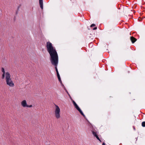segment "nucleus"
Here are the masks:
<instances>
[{"mask_svg": "<svg viewBox=\"0 0 145 145\" xmlns=\"http://www.w3.org/2000/svg\"><path fill=\"white\" fill-rule=\"evenodd\" d=\"M46 46L47 51L50 56V59L51 63L55 66L57 74L59 73L57 67L58 62V57L56 49L54 48L52 44L50 42H46Z\"/></svg>", "mask_w": 145, "mask_h": 145, "instance_id": "obj_1", "label": "nucleus"}, {"mask_svg": "<svg viewBox=\"0 0 145 145\" xmlns=\"http://www.w3.org/2000/svg\"><path fill=\"white\" fill-rule=\"evenodd\" d=\"M7 85L11 87H13L14 84L11 78V76L10 73H6V76L5 77Z\"/></svg>", "mask_w": 145, "mask_h": 145, "instance_id": "obj_2", "label": "nucleus"}, {"mask_svg": "<svg viewBox=\"0 0 145 145\" xmlns=\"http://www.w3.org/2000/svg\"><path fill=\"white\" fill-rule=\"evenodd\" d=\"M56 108L54 111L55 116L57 119H59L60 117V109L58 105H55Z\"/></svg>", "mask_w": 145, "mask_h": 145, "instance_id": "obj_3", "label": "nucleus"}, {"mask_svg": "<svg viewBox=\"0 0 145 145\" xmlns=\"http://www.w3.org/2000/svg\"><path fill=\"white\" fill-rule=\"evenodd\" d=\"M1 71L3 73L2 74V79H4L5 78V77L6 76V73H9L8 72H5V69L3 68H2Z\"/></svg>", "mask_w": 145, "mask_h": 145, "instance_id": "obj_4", "label": "nucleus"}, {"mask_svg": "<svg viewBox=\"0 0 145 145\" xmlns=\"http://www.w3.org/2000/svg\"><path fill=\"white\" fill-rule=\"evenodd\" d=\"M74 106L75 108L84 117L85 116V115L84 114V113L78 105H77L75 106Z\"/></svg>", "mask_w": 145, "mask_h": 145, "instance_id": "obj_5", "label": "nucleus"}, {"mask_svg": "<svg viewBox=\"0 0 145 145\" xmlns=\"http://www.w3.org/2000/svg\"><path fill=\"white\" fill-rule=\"evenodd\" d=\"M21 105L23 107H26L27 105L26 101L25 100L22 101L21 102Z\"/></svg>", "mask_w": 145, "mask_h": 145, "instance_id": "obj_6", "label": "nucleus"}, {"mask_svg": "<svg viewBox=\"0 0 145 145\" xmlns=\"http://www.w3.org/2000/svg\"><path fill=\"white\" fill-rule=\"evenodd\" d=\"M130 39L131 40L133 43H134L137 40V39L133 37H131Z\"/></svg>", "mask_w": 145, "mask_h": 145, "instance_id": "obj_7", "label": "nucleus"}, {"mask_svg": "<svg viewBox=\"0 0 145 145\" xmlns=\"http://www.w3.org/2000/svg\"><path fill=\"white\" fill-rule=\"evenodd\" d=\"M39 3L41 8L42 9L43 7V0H39Z\"/></svg>", "mask_w": 145, "mask_h": 145, "instance_id": "obj_8", "label": "nucleus"}, {"mask_svg": "<svg viewBox=\"0 0 145 145\" xmlns=\"http://www.w3.org/2000/svg\"><path fill=\"white\" fill-rule=\"evenodd\" d=\"M93 134L94 136H96L97 135L96 132L94 131H92Z\"/></svg>", "mask_w": 145, "mask_h": 145, "instance_id": "obj_9", "label": "nucleus"}, {"mask_svg": "<svg viewBox=\"0 0 145 145\" xmlns=\"http://www.w3.org/2000/svg\"><path fill=\"white\" fill-rule=\"evenodd\" d=\"M142 125L143 127H145V121H143L142 122Z\"/></svg>", "mask_w": 145, "mask_h": 145, "instance_id": "obj_10", "label": "nucleus"}, {"mask_svg": "<svg viewBox=\"0 0 145 145\" xmlns=\"http://www.w3.org/2000/svg\"><path fill=\"white\" fill-rule=\"evenodd\" d=\"M96 138L98 140H99V141H100V142H101V140H100V138H99L98 137L97 135L96 136H95Z\"/></svg>", "mask_w": 145, "mask_h": 145, "instance_id": "obj_11", "label": "nucleus"}, {"mask_svg": "<svg viewBox=\"0 0 145 145\" xmlns=\"http://www.w3.org/2000/svg\"><path fill=\"white\" fill-rule=\"evenodd\" d=\"M96 138L98 140H99V141H100V142H101V140H100V138H99L98 137L97 135L96 136H95Z\"/></svg>", "mask_w": 145, "mask_h": 145, "instance_id": "obj_12", "label": "nucleus"}, {"mask_svg": "<svg viewBox=\"0 0 145 145\" xmlns=\"http://www.w3.org/2000/svg\"><path fill=\"white\" fill-rule=\"evenodd\" d=\"M72 103L74 106H75L76 105H77L76 103H75V102L73 100L72 101Z\"/></svg>", "mask_w": 145, "mask_h": 145, "instance_id": "obj_13", "label": "nucleus"}, {"mask_svg": "<svg viewBox=\"0 0 145 145\" xmlns=\"http://www.w3.org/2000/svg\"><path fill=\"white\" fill-rule=\"evenodd\" d=\"M32 105H27L26 107L31 108V107H32Z\"/></svg>", "mask_w": 145, "mask_h": 145, "instance_id": "obj_14", "label": "nucleus"}, {"mask_svg": "<svg viewBox=\"0 0 145 145\" xmlns=\"http://www.w3.org/2000/svg\"><path fill=\"white\" fill-rule=\"evenodd\" d=\"M95 26V24H92L91 26H90V27H94V26Z\"/></svg>", "mask_w": 145, "mask_h": 145, "instance_id": "obj_15", "label": "nucleus"}, {"mask_svg": "<svg viewBox=\"0 0 145 145\" xmlns=\"http://www.w3.org/2000/svg\"><path fill=\"white\" fill-rule=\"evenodd\" d=\"M21 6V5H20L18 7V8H17V10H19V8H20V7Z\"/></svg>", "mask_w": 145, "mask_h": 145, "instance_id": "obj_16", "label": "nucleus"}, {"mask_svg": "<svg viewBox=\"0 0 145 145\" xmlns=\"http://www.w3.org/2000/svg\"><path fill=\"white\" fill-rule=\"evenodd\" d=\"M57 75L58 78H60V76L59 74V73L57 74Z\"/></svg>", "mask_w": 145, "mask_h": 145, "instance_id": "obj_17", "label": "nucleus"}, {"mask_svg": "<svg viewBox=\"0 0 145 145\" xmlns=\"http://www.w3.org/2000/svg\"><path fill=\"white\" fill-rule=\"evenodd\" d=\"M97 27H95L93 28V30H95L96 29H97Z\"/></svg>", "mask_w": 145, "mask_h": 145, "instance_id": "obj_18", "label": "nucleus"}, {"mask_svg": "<svg viewBox=\"0 0 145 145\" xmlns=\"http://www.w3.org/2000/svg\"><path fill=\"white\" fill-rule=\"evenodd\" d=\"M58 80H59V81H60V82H61V78H60V77L59 78H58Z\"/></svg>", "mask_w": 145, "mask_h": 145, "instance_id": "obj_19", "label": "nucleus"}, {"mask_svg": "<svg viewBox=\"0 0 145 145\" xmlns=\"http://www.w3.org/2000/svg\"><path fill=\"white\" fill-rule=\"evenodd\" d=\"M58 80H59V81H60V82H61V78H60V77L59 78H58Z\"/></svg>", "mask_w": 145, "mask_h": 145, "instance_id": "obj_20", "label": "nucleus"}, {"mask_svg": "<svg viewBox=\"0 0 145 145\" xmlns=\"http://www.w3.org/2000/svg\"><path fill=\"white\" fill-rule=\"evenodd\" d=\"M102 145H105V143L103 142V143Z\"/></svg>", "mask_w": 145, "mask_h": 145, "instance_id": "obj_21", "label": "nucleus"}]
</instances>
